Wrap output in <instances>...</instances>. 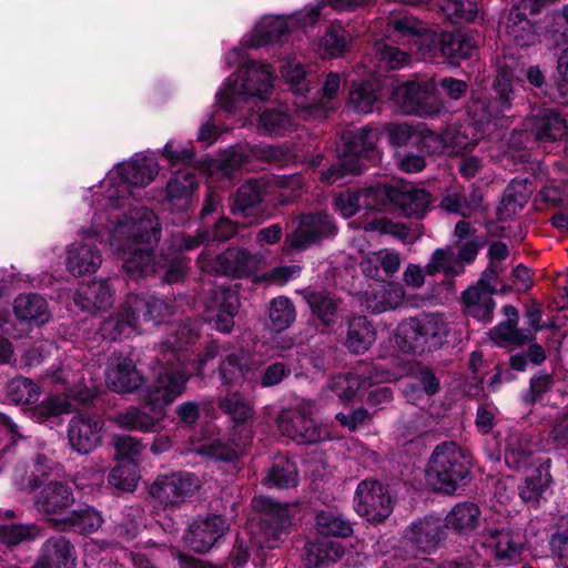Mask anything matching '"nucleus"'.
I'll return each mask as SVG.
<instances>
[{"label": "nucleus", "mask_w": 568, "mask_h": 568, "mask_svg": "<svg viewBox=\"0 0 568 568\" xmlns=\"http://www.w3.org/2000/svg\"><path fill=\"white\" fill-rule=\"evenodd\" d=\"M109 484L123 491H133L139 481L136 465L124 463L116 465L108 477Z\"/></svg>", "instance_id": "nucleus-60"}, {"label": "nucleus", "mask_w": 568, "mask_h": 568, "mask_svg": "<svg viewBox=\"0 0 568 568\" xmlns=\"http://www.w3.org/2000/svg\"><path fill=\"white\" fill-rule=\"evenodd\" d=\"M220 407L236 424H243L253 416V408L250 402L237 392L221 397Z\"/></svg>", "instance_id": "nucleus-56"}, {"label": "nucleus", "mask_w": 568, "mask_h": 568, "mask_svg": "<svg viewBox=\"0 0 568 568\" xmlns=\"http://www.w3.org/2000/svg\"><path fill=\"white\" fill-rule=\"evenodd\" d=\"M294 230L287 234L283 252H301L321 240L336 233L332 217L325 213L301 215L293 222Z\"/></svg>", "instance_id": "nucleus-10"}, {"label": "nucleus", "mask_w": 568, "mask_h": 568, "mask_svg": "<svg viewBox=\"0 0 568 568\" xmlns=\"http://www.w3.org/2000/svg\"><path fill=\"white\" fill-rule=\"evenodd\" d=\"M159 173V165L154 158L136 154L132 161L115 165L106 175L100 186V191H95L93 199L100 196L104 210L109 213H126L129 216L134 214L135 210L141 207H132L125 205L124 200L131 193V186H145L153 181Z\"/></svg>", "instance_id": "nucleus-4"}, {"label": "nucleus", "mask_w": 568, "mask_h": 568, "mask_svg": "<svg viewBox=\"0 0 568 568\" xmlns=\"http://www.w3.org/2000/svg\"><path fill=\"white\" fill-rule=\"evenodd\" d=\"M317 529L322 535L346 537L352 534L351 523L333 510H324L316 516Z\"/></svg>", "instance_id": "nucleus-57"}, {"label": "nucleus", "mask_w": 568, "mask_h": 568, "mask_svg": "<svg viewBox=\"0 0 568 568\" xmlns=\"http://www.w3.org/2000/svg\"><path fill=\"white\" fill-rule=\"evenodd\" d=\"M416 318L426 349L443 345L450 329L449 322L439 314H425Z\"/></svg>", "instance_id": "nucleus-42"}, {"label": "nucleus", "mask_w": 568, "mask_h": 568, "mask_svg": "<svg viewBox=\"0 0 568 568\" xmlns=\"http://www.w3.org/2000/svg\"><path fill=\"white\" fill-rule=\"evenodd\" d=\"M490 337L501 346H521L531 341V333L518 329L511 321H506L490 332Z\"/></svg>", "instance_id": "nucleus-55"}, {"label": "nucleus", "mask_w": 568, "mask_h": 568, "mask_svg": "<svg viewBox=\"0 0 568 568\" xmlns=\"http://www.w3.org/2000/svg\"><path fill=\"white\" fill-rule=\"evenodd\" d=\"M531 189L524 180H514L506 187L497 209L500 219L507 220L518 213L528 202Z\"/></svg>", "instance_id": "nucleus-39"}, {"label": "nucleus", "mask_w": 568, "mask_h": 568, "mask_svg": "<svg viewBox=\"0 0 568 568\" xmlns=\"http://www.w3.org/2000/svg\"><path fill=\"white\" fill-rule=\"evenodd\" d=\"M440 8L445 16L454 22L473 21L478 13V6L473 0H444Z\"/></svg>", "instance_id": "nucleus-62"}, {"label": "nucleus", "mask_w": 568, "mask_h": 568, "mask_svg": "<svg viewBox=\"0 0 568 568\" xmlns=\"http://www.w3.org/2000/svg\"><path fill=\"white\" fill-rule=\"evenodd\" d=\"M389 197L408 216H419L430 205V195L425 190L415 189L412 185H403L400 189L392 191Z\"/></svg>", "instance_id": "nucleus-36"}, {"label": "nucleus", "mask_w": 568, "mask_h": 568, "mask_svg": "<svg viewBox=\"0 0 568 568\" xmlns=\"http://www.w3.org/2000/svg\"><path fill=\"white\" fill-rule=\"evenodd\" d=\"M349 33L339 24H332L320 42V51L324 58L342 57L349 43Z\"/></svg>", "instance_id": "nucleus-49"}, {"label": "nucleus", "mask_w": 568, "mask_h": 568, "mask_svg": "<svg viewBox=\"0 0 568 568\" xmlns=\"http://www.w3.org/2000/svg\"><path fill=\"white\" fill-rule=\"evenodd\" d=\"M496 290V281L489 278V274H483L478 284L466 290L463 294L465 310L468 315L488 321L495 307L493 293Z\"/></svg>", "instance_id": "nucleus-25"}, {"label": "nucleus", "mask_w": 568, "mask_h": 568, "mask_svg": "<svg viewBox=\"0 0 568 568\" xmlns=\"http://www.w3.org/2000/svg\"><path fill=\"white\" fill-rule=\"evenodd\" d=\"M293 118L281 109H267L258 118L257 130L271 136H280L294 130Z\"/></svg>", "instance_id": "nucleus-46"}, {"label": "nucleus", "mask_w": 568, "mask_h": 568, "mask_svg": "<svg viewBox=\"0 0 568 568\" xmlns=\"http://www.w3.org/2000/svg\"><path fill=\"white\" fill-rule=\"evenodd\" d=\"M474 118L463 124L456 133H447L450 144L456 151H466L474 148L490 126H496L491 120V111L483 101H474L469 106Z\"/></svg>", "instance_id": "nucleus-14"}, {"label": "nucleus", "mask_w": 568, "mask_h": 568, "mask_svg": "<svg viewBox=\"0 0 568 568\" xmlns=\"http://www.w3.org/2000/svg\"><path fill=\"white\" fill-rule=\"evenodd\" d=\"M313 314L325 325L336 320L337 303L324 293H308L305 296Z\"/></svg>", "instance_id": "nucleus-58"}, {"label": "nucleus", "mask_w": 568, "mask_h": 568, "mask_svg": "<svg viewBox=\"0 0 568 568\" xmlns=\"http://www.w3.org/2000/svg\"><path fill=\"white\" fill-rule=\"evenodd\" d=\"M470 458L456 443L438 445L428 463L427 480L437 491L452 494L469 473Z\"/></svg>", "instance_id": "nucleus-7"}, {"label": "nucleus", "mask_w": 568, "mask_h": 568, "mask_svg": "<svg viewBox=\"0 0 568 568\" xmlns=\"http://www.w3.org/2000/svg\"><path fill=\"white\" fill-rule=\"evenodd\" d=\"M404 114L434 116L442 112L444 103L437 97V82L430 75H415L397 85L392 97Z\"/></svg>", "instance_id": "nucleus-8"}, {"label": "nucleus", "mask_w": 568, "mask_h": 568, "mask_svg": "<svg viewBox=\"0 0 568 568\" xmlns=\"http://www.w3.org/2000/svg\"><path fill=\"white\" fill-rule=\"evenodd\" d=\"M272 155L273 152L271 149H233L222 154L215 163H210L207 169L210 173H213L215 169H219L223 175L230 176L235 170L242 168L246 162H248L251 156L270 159Z\"/></svg>", "instance_id": "nucleus-31"}, {"label": "nucleus", "mask_w": 568, "mask_h": 568, "mask_svg": "<svg viewBox=\"0 0 568 568\" xmlns=\"http://www.w3.org/2000/svg\"><path fill=\"white\" fill-rule=\"evenodd\" d=\"M375 339L376 331L366 317H354L349 322L346 346L351 352L355 354L364 353L373 345Z\"/></svg>", "instance_id": "nucleus-41"}, {"label": "nucleus", "mask_w": 568, "mask_h": 568, "mask_svg": "<svg viewBox=\"0 0 568 568\" xmlns=\"http://www.w3.org/2000/svg\"><path fill=\"white\" fill-rule=\"evenodd\" d=\"M264 190L265 185L262 181H252L242 185L236 194L234 211L247 214L248 210L262 201Z\"/></svg>", "instance_id": "nucleus-59"}, {"label": "nucleus", "mask_w": 568, "mask_h": 568, "mask_svg": "<svg viewBox=\"0 0 568 568\" xmlns=\"http://www.w3.org/2000/svg\"><path fill=\"white\" fill-rule=\"evenodd\" d=\"M115 224L110 233V246L122 254L123 270L133 280L146 277L156 272H164L169 283L178 281V248L169 245L166 251L161 248L159 254H152V242H158L159 221L148 209L135 210L129 216L126 213H114Z\"/></svg>", "instance_id": "nucleus-1"}, {"label": "nucleus", "mask_w": 568, "mask_h": 568, "mask_svg": "<svg viewBox=\"0 0 568 568\" xmlns=\"http://www.w3.org/2000/svg\"><path fill=\"white\" fill-rule=\"evenodd\" d=\"M58 468V464L44 453L36 455L30 471L24 467L17 468L13 476L17 487L22 491H33L40 487L43 478L48 477Z\"/></svg>", "instance_id": "nucleus-27"}, {"label": "nucleus", "mask_w": 568, "mask_h": 568, "mask_svg": "<svg viewBox=\"0 0 568 568\" xmlns=\"http://www.w3.org/2000/svg\"><path fill=\"white\" fill-rule=\"evenodd\" d=\"M344 547L338 541L323 540L306 545L305 565L308 568H324L338 560Z\"/></svg>", "instance_id": "nucleus-40"}, {"label": "nucleus", "mask_w": 568, "mask_h": 568, "mask_svg": "<svg viewBox=\"0 0 568 568\" xmlns=\"http://www.w3.org/2000/svg\"><path fill=\"white\" fill-rule=\"evenodd\" d=\"M355 510L368 521L379 523L393 510L389 491L376 480L362 481L355 493Z\"/></svg>", "instance_id": "nucleus-12"}, {"label": "nucleus", "mask_w": 568, "mask_h": 568, "mask_svg": "<svg viewBox=\"0 0 568 568\" xmlns=\"http://www.w3.org/2000/svg\"><path fill=\"white\" fill-rule=\"evenodd\" d=\"M396 345L405 353H423L426 351L417 318H409L398 324L394 334Z\"/></svg>", "instance_id": "nucleus-45"}, {"label": "nucleus", "mask_w": 568, "mask_h": 568, "mask_svg": "<svg viewBox=\"0 0 568 568\" xmlns=\"http://www.w3.org/2000/svg\"><path fill=\"white\" fill-rule=\"evenodd\" d=\"M550 483L549 464L541 463L526 477L525 485L520 488L519 496L526 503H535L549 487Z\"/></svg>", "instance_id": "nucleus-47"}, {"label": "nucleus", "mask_w": 568, "mask_h": 568, "mask_svg": "<svg viewBox=\"0 0 568 568\" xmlns=\"http://www.w3.org/2000/svg\"><path fill=\"white\" fill-rule=\"evenodd\" d=\"M72 546L64 537H52L43 546L40 560L33 568H73Z\"/></svg>", "instance_id": "nucleus-28"}, {"label": "nucleus", "mask_w": 568, "mask_h": 568, "mask_svg": "<svg viewBox=\"0 0 568 568\" xmlns=\"http://www.w3.org/2000/svg\"><path fill=\"white\" fill-rule=\"evenodd\" d=\"M71 410V404L67 398H61L58 396H52L39 405L34 406L32 409V416L40 423H43L45 419L50 417H57L62 414H67Z\"/></svg>", "instance_id": "nucleus-63"}, {"label": "nucleus", "mask_w": 568, "mask_h": 568, "mask_svg": "<svg viewBox=\"0 0 568 568\" xmlns=\"http://www.w3.org/2000/svg\"><path fill=\"white\" fill-rule=\"evenodd\" d=\"M14 314L23 322L37 325L49 322L51 313L47 301L39 294L20 295L14 301Z\"/></svg>", "instance_id": "nucleus-34"}, {"label": "nucleus", "mask_w": 568, "mask_h": 568, "mask_svg": "<svg viewBox=\"0 0 568 568\" xmlns=\"http://www.w3.org/2000/svg\"><path fill=\"white\" fill-rule=\"evenodd\" d=\"M114 290L108 281L99 280L81 285L74 295V302L84 311L106 310L113 304Z\"/></svg>", "instance_id": "nucleus-26"}, {"label": "nucleus", "mask_w": 568, "mask_h": 568, "mask_svg": "<svg viewBox=\"0 0 568 568\" xmlns=\"http://www.w3.org/2000/svg\"><path fill=\"white\" fill-rule=\"evenodd\" d=\"M509 468L525 470L536 464L535 453L529 439L519 434L508 436L504 453Z\"/></svg>", "instance_id": "nucleus-32"}, {"label": "nucleus", "mask_w": 568, "mask_h": 568, "mask_svg": "<svg viewBox=\"0 0 568 568\" xmlns=\"http://www.w3.org/2000/svg\"><path fill=\"white\" fill-rule=\"evenodd\" d=\"M229 530L230 525L221 516L199 518L189 524L183 541L191 550L203 554L209 551Z\"/></svg>", "instance_id": "nucleus-13"}, {"label": "nucleus", "mask_w": 568, "mask_h": 568, "mask_svg": "<svg viewBox=\"0 0 568 568\" xmlns=\"http://www.w3.org/2000/svg\"><path fill=\"white\" fill-rule=\"evenodd\" d=\"M92 216L90 224L81 227L80 241L69 245L67 251L65 265L74 276L92 274L102 264V254L95 246L93 240L102 241L105 236L110 243V233L115 224L114 213L104 210L102 200L97 196L91 204Z\"/></svg>", "instance_id": "nucleus-5"}, {"label": "nucleus", "mask_w": 568, "mask_h": 568, "mask_svg": "<svg viewBox=\"0 0 568 568\" xmlns=\"http://www.w3.org/2000/svg\"><path fill=\"white\" fill-rule=\"evenodd\" d=\"M266 483L277 488H288L297 484L296 465L286 457L280 456L268 471Z\"/></svg>", "instance_id": "nucleus-52"}, {"label": "nucleus", "mask_w": 568, "mask_h": 568, "mask_svg": "<svg viewBox=\"0 0 568 568\" xmlns=\"http://www.w3.org/2000/svg\"><path fill=\"white\" fill-rule=\"evenodd\" d=\"M74 504L72 489L60 481L48 483L39 493L36 505L48 518L60 527V520L64 519L68 510Z\"/></svg>", "instance_id": "nucleus-22"}, {"label": "nucleus", "mask_w": 568, "mask_h": 568, "mask_svg": "<svg viewBox=\"0 0 568 568\" xmlns=\"http://www.w3.org/2000/svg\"><path fill=\"white\" fill-rule=\"evenodd\" d=\"M254 506L265 513L262 518V529L265 536L262 547L275 548L292 525V508L266 498L255 499Z\"/></svg>", "instance_id": "nucleus-18"}, {"label": "nucleus", "mask_w": 568, "mask_h": 568, "mask_svg": "<svg viewBox=\"0 0 568 568\" xmlns=\"http://www.w3.org/2000/svg\"><path fill=\"white\" fill-rule=\"evenodd\" d=\"M378 131L372 126H365L356 131L354 135L347 138L348 156H364L367 159H378L375 152V144L378 141Z\"/></svg>", "instance_id": "nucleus-48"}, {"label": "nucleus", "mask_w": 568, "mask_h": 568, "mask_svg": "<svg viewBox=\"0 0 568 568\" xmlns=\"http://www.w3.org/2000/svg\"><path fill=\"white\" fill-rule=\"evenodd\" d=\"M375 37L376 55L390 69L408 64L409 54L385 43V38L390 42L416 47L419 59H432L437 52H440L453 64L460 59L470 57L476 49V42L470 36L460 33L454 36L448 32L438 33L436 30H427L420 21L413 17L388 21L385 33Z\"/></svg>", "instance_id": "nucleus-2"}, {"label": "nucleus", "mask_w": 568, "mask_h": 568, "mask_svg": "<svg viewBox=\"0 0 568 568\" xmlns=\"http://www.w3.org/2000/svg\"><path fill=\"white\" fill-rule=\"evenodd\" d=\"M267 314L270 325L276 332L286 329L296 318L293 303L290 298L283 296L275 297L271 301Z\"/></svg>", "instance_id": "nucleus-51"}, {"label": "nucleus", "mask_w": 568, "mask_h": 568, "mask_svg": "<svg viewBox=\"0 0 568 568\" xmlns=\"http://www.w3.org/2000/svg\"><path fill=\"white\" fill-rule=\"evenodd\" d=\"M314 412L312 402H303L295 409L283 412L277 419L278 430L283 436L304 444L329 439L327 428L317 426L311 418Z\"/></svg>", "instance_id": "nucleus-9"}, {"label": "nucleus", "mask_w": 568, "mask_h": 568, "mask_svg": "<svg viewBox=\"0 0 568 568\" xmlns=\"http://www.w3.org/2000/svg\"><path fill=\"white\" fill-rule=\"evenodd\" d=\"M240 308V297L236 290L219 286L207 300V318L214 327L223 333H230L234 326V316Z\"/></svg>", "instance_id": "nucleus-16"}, {"label": "nucleus", "mask_w": 568, "mask_h": 568, "mask_svg": "<svg viewBox=\"0 0 568 568\" xmlns=\"http://www.w3.org/2000/svg\"><path fill=\"white\" fill-rule=\"evenodd\" d=\"M345 80V75L337 72H329L324 80L317 102H295L297 115L302 119L321 118L328 111L335 110L339 105V93Z\"/></svg>", "instance_id": "nucleus-23"}, {"label": "nucleus", "mask_w": 568, "mask_h": 568, "mask_svg": "<svg viewBox=\"0 0 568 568\" xmlns=\"http://www.w3.org/2000/svg\"><path fill=\"white\" fill-rule=\"evenodd\" d=\"M483 544L491 549L497 560L510 565L520 559L524 537L508 527H494L484 530Z\"/></svg>", "instance_id": "nucleus-19"}, {"label": "nucleus", "mask_w": 568, "mask_h": 568, "mask_svg": "<svg viewBox=\"0 0 568 568\" xmlns=\"http://www.w3.org/2000/svg\"><path fill=\"white\" fill-rule=\"evenodd\" d=\"M103 524L102 515L91 506H82L69 511L64 519L60 520L61 529L73 528L83 534L97 531Z\"/></svg>", "instance_id": "nucleus-43"}, {"label": "nucleus", "mask_w": 568, "mask_h": 568, "mask_svg": "<svg viewBox=\"0 0 568 568\" xmlns=\"http://www.w3.org/2000/svg\"><path fill=\"white\" fill-rule=\"evenodd\" d=\"M377 100L378 88L376 83L372 81L352 82L347 104L353 111L363 114L371 113Z\"/></svg>", "instance_id": "nucleus-44"}, {"label": "nucleus", "mask_w": 568, "mask_h": 568, "mask_svg": "<svg viewBox=\"0 0 568 568\" xmlns=\"http://www.w3.org/2000/svg\"><path fill=\"white\" fill-rule=\"evenodd\" d=\"M40 530L34 525H2L0 526V542L14 546L36 538Z\"/></svg>", "instance_id": "nucleus-64"}, {"label": "nucleus", "mask_w": 568, "mask_h": 568, "mask_svg": "<svg viewBox=\"0 0 568 568\" xmlns=\"http://www.w3.org/2000/svg\"><path fill=\"white\" fill-rule=\"evenodd\" d=\"M405 298L404 287L399 283L379 284L366 293V307L374 313L397 308Z\"/></svg>", "instance_id": "nucleus-29"}, {"label": "nucleus", "mask_w": 568, "mask_h": 568, "mask_svg": "<svg viewBox=\"0 0 568 568\" xmlns=\"http://www.w3.org/2000/svg\"><path fill=\"white\" fill-rule=\"evenodd\" d=\"M220 262L225 273L243 276L255 272L263 263V258L245 250L230 248L220 256Z\"/></svg>", "instance_id": "nucleus-37"}, {"label": "nucleus", "mask_w": 568, "mask_h": 568, "mask_svg": "<svg viewBox=\"0 0 568 568\" xmlns=\"http://www.w3.org/2000/svg\"><path fill=\"white\" fill-rule=\"evenodd\" d=\"M281 73L294 94L303 97L310 91L311 81L306 77L304 65L295 58L290 57L283 61Z\"/></svg>", "instance_id": "nucleus-53"}, {"label": "nucleus", "mask_w": 568, "mask_h": 568, "mask_svg": "<svg viewBox=\"0 0 568 568\" xmlns=\"http://www.w3.org/2000/svg\"><path fill=\"white\" fill-rule=\"evenodd\" d=\"M531 131L536 140L550 142L561 139L567 133L566 121L555 111H539L531 122Z\"/></svg>", "instance_id": "nucleus-33"}, {"label": "nucleus", "mask_w": 568, "mask_h": 568, "mask_svg": "<svg viewBox=\"0 0 568 568\" xmlns=\"http://www.w3.org/2000/svg\"><path fill=\"white\" fill-rule=\"evenodd\" d=\"M102 429L103 422L99 417L74 416L69 425V443L78 453L88 454L100 444Z\"/></svg>", "instance_id": "nucleus-24"}, {"label": "nucleus", "mask_w": 568, "mask_h": 568, "mask_svg": "<svg viewBox=\"0 0 568 568\" xmlns=\"http://www.w3.org/2000/svg\"><path fill=\"white\" fill-rule=\"evenodd\" d=\"M150 493L164 508L170 507L173 509L178 499V481L175 476L159 477L151 486Z\"/></svg>", "instance_id": "nucleus-61"}, {"label": "nucleus", "mask_w": 568, "mask_h": 568, "mask_svg": "<svg viewBox=\"0 0 568 568\" xmlns=\"http://www.w3.org/2000/svg\"><path fill=\"white\" fill-rule=\"evenodd\" d=\"M374 189L359 192L345 191L335 197V207L344 216H353L361 206L373 207L369 197L375 194Z\"/></svg>", "instance_id": "nucleus-54"}, {"label": "nucleus", "mask_w": 568, "mask_h": 568, "mask_svg": "<svg viewBox=\"0 0 568 568\" xmlns=\"http://www.w3.org/2000/svg\"><path fill=\"white\" fill-rule=\"evenodd\" d=\"M479 520L480 510L475 504L460 503L447 514L444 527L467 535L478 527Z\"/></svg>", "instance_id": "nucleus-38"}, {"label": "nucleus", "mask_w": 568, "mask_h": 568, "mask_svg": "<svg viewBox=\"0 0 568 568\" xmlns=\"http://www.w3.org/2000/svg\"><path fill=\"white\" fill-rule=\"evenodd\" d=\"M176 394L178 382L175 368L173 366L162 367L154 387L149 390L145 396L146 404L151 407L152 414H148L139 407L130 406L118 413L112 420L119 427L128 430L142 433L151 432L160 420L165 406L174 402Z\"/></svg>", "instance_id": "nucleus-6"}, {"label": "nucleus", "mask_w": 568, "mask_h": 568, "mask_svg": "<svg viewBox=\"0 0 568 568\" xmlns=\"http://www.w3.org/2000/svg\"><path fill=\"white\" fill-rule=\"evenodd\" d=\"M124 310L128 313L129 310H133L136 314H140V322L149 320L160 322L174 313L173 307L169 306L163 300L158 297L146 298L140 295L128 296L124 302Z\"/></svg>", "instance_id": "nucleus-35"}, {"label": "nucleus", "mask_w": 568, "mask_h": 568, "mask_svg": "<svg viewBox=\"0 0 568 568\" xmlns=\"http://www.w3.org/2000/svg\"><path fill=\"white\" fill-rule=\"evenodd\" d=\"M397 377V374L383 368L381 365H374L364 378L354 374L333 377L328 383V388L341 402L346 403L353 399L362 388H366L367 386L378 383L392 382Z\"/></svg>", "instance_id": "nucleus-17"}, {"label": "nucleus", "mask_w": 568, "mask_h": 568, "mask_svg": "<svg viewBox=\"0 0 568 568\" xmlns=\"http://www.w3.org/2000/svg\"><path fill=\"white\" fill-rule=\"evenodd\" d=\"M445 538V527L439 518L426 517L413 523L405 531V547L415 552H432Z\"/></svg>", "instance_id": "nucleus-21"}, {"label": "nucleus", "mask_w": 568, "mask_h": 568, "mask_svg": "<svg viewBox=\"0 0 568 568\" xmlns=\"http://www.w3.org/2000/svg\"><path fill=\"white\" fill-rule=\"evenodd\" d=\"M144 382L132 358L122 354L109 357L105 369V383L116 393L126 394L136 390Z\"/></svg>", "instance_id": "nucleus-20"}, {"label": "nucleus", "mask_w": 568, "mask_h": 568, "mask_svg": "<svg viewBox=\"0 0 568 568\" xmlns=\"http://www.w3.org/2000/svg\"><path fill=\"white\" fill-rule=\"evenodd\" d=\"M41 395V387L30 378L16 377L8 383L7 396L17 405L37 403Z\"/></svg>", "instance_id": "nucleus-50"}, {"label": "nucleus", "mask_w": 568, "mask_h": 568, "mask_svg": "<svg viewBox=\"0 0 568 568\" xmlns=\"http://www.w3.org/2000/svg\"><path fill=\"white\" fill-rule=\"evenodd\" d=\"M216 357H223L220 364V376L224 384H236L242 378H250L248 369L242 364L244 353L242 351H231L227 344H219L216 342L207 345L195 369L201 372L209 361Z\"/></svg>", "instance_id": "nucleus-15"}, {"label": "nucleus", "mask_w": 568, "mask_h": 568, "mask_svg": "<svg viewBox=\"0 0 568 568\" xmlns=\"http://www.w3.org/2000/svg\"><path fill=\"white\" fill-rule=\"evenodd\" d=\"M225 61L229 65L240 64V69L224 81L216 93L222 109L233 113L248 99L264 100L268 97L274 81V72L268 64L246 60L244 51L237 48L226 54Z\"/></svg>", "instance_id": "nucleus-3"}, {"label": "nucleus", "mask_w": 568, "mask_h": 568, "mask_svg": "<svg viewBox=\"0 0 568 568\" xmlns=\"http://www.w3.org/2000/svg\"><path fill=\"white\" fill-rule=\"evenodd\" d=\"M139 323L140 314L133 310H129L128 313L123 304L120 312L111 315L101 324L100 334L104 339L116 341L136 332Z\"/></svg>", "instance_id": "nucleus-30"}, {"label": "nucleus", "mask_w": 568, "mask_h": 568, "mask_svg": "<svg viewBox=\"0 0 568 568\" xmlns=\"http://www.w3.org/2000/svg\"><path fill=\"white\" fill-rule=\"evenodd\" d=\"M312 27L305 10L288 17L266 16L260 20L251 33L243 38V44L248 48H260L273 43L293 28L306 29Z\"/></svg>", "instance_id": "nucleus-11"}]
</instances>
